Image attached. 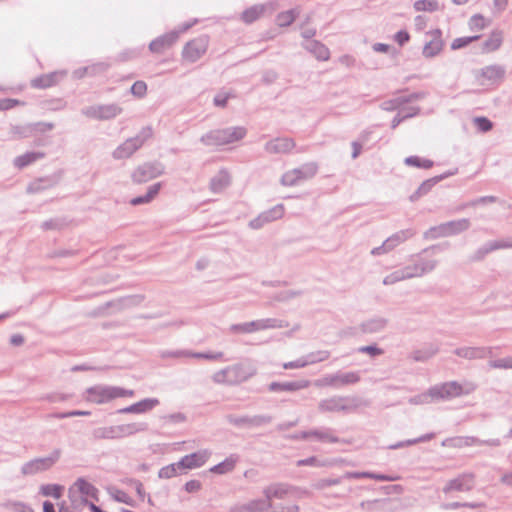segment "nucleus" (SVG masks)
<instances>
[{"instance_id": "f257e3e1", "label": "nucleus", "mask_w": 512, "mask_h": 512, "mask_svg": "<svg viewBox=\"0 0 512 512\" xmlns=\"http://www.w3.org/2000/svg\"><path fill=\"white\" fill-rule=\"evenodd\" d=\"M362 405L367 406L368 403L359 397L334 395L332 397L322 399L318 403V410L321 413L351 412Z\"/></svg>"}, {"instance_id": "f03ea898", "label": "nucleus", "mask_w": 512, "mask_h": 512, "mask_svg": "<svg viewBox=\"0 0 512 512\" xmlns=\"http://www.w3.org/2000/svg\"><path fill=\"white\" fill-rule=\"evenodd\" d=\"M246 135L244 127H227L204 134L200 141L206 146H220L241 140Z\"/></svg>"}, {"instance_id": "7ed1b4c3", "label": "nucleus", "mask_w": 512, "mask_h": 512, "mask_svg": "<svg viewBox=\"0 0 512 512\" xmlns=\"http://www.w3.org/2000/svg\"><path fill=\"white\" fill-rule=\"evenodd\" d=\"M473 382L459 383L457 381H449L431 387V395L438 400H449L452 398L469 395L476 390Z\"/></svg>"}, {"instance_id": "20e7f679", "label": "nucleus", "mask_w": 512, "mask_h": 512, "mask_svg": "<svg viewBox=\"0 0 512 512\" xmlns=\"http://www.w3.org/2000/svg\"><path fill=\"white\" fill-rule=\"evenodd\" d=\"M287 321L277 318L257 319L250 322L232 324L229 331L234 334H250L267 329H281L288 327Z\"/></svg>"}, {"instance_id": "39448f33", "label": "nucleus", "mask_w": 512, "mask_h": 512, "mask_svg": "<svg viewBox=\"0 0 512 512\" xmlns=\"http://www.w3.org/2000/svg\"><path fill=\"white\" fill-rule=\"evenodd\" d=\"M361 380L359 371L342 372L337 371L333 374H327L314 382L316 387H332L340 388L343 386L353 385Z\"/></svg>"}, {"instance_id": "423d86ee", "label": "nucleus", "mask_w": 512, "mask_h": 512, "mask_svg": "<svg viewBox=\"0 0 512 512\" xmlns=\"http://www.w3.org/2000/svg\"><path fill=\"white\" fill-rule=\"evenodd\" d=\"M152 136L151 127H144L138 135L127 139L113 151L114 159H125L137 151Z\"/></svg>"}, {"instance_id": "0eeeda50", "label": "nucleus", "mask_w": 512, "mask_h": 512, "mask_svg": "<svg viewBox=\"0 0 512 512\" xmlns=\"http://www.w3.org/2000/svg\"><path fill=\"white\" fill-rule=\"evenodd\" d=\"M122 112L123 108L117 103L91 105L81 110L84 116L99 121L114 119Z\"/></svg>"}, {"instance_id": "6e6552de", "label": "nucleus", "mask_w": 512, "mask_h": 512, "mask_svg": "<svg viewBox=\"0 0 512 512\" xmlns=\"http://www.w3.org/2000/svg\"><path fill=\"white\" fill-rule=\"evenodd\" d=\"M60 454V450L56 449L47 457L35 458L24 463L21 467L22 475L31 476L47 471L59 460Z\"/></svg>"}, {"instance_id": "1a4fd4ad", "label": "nucleus", "mask_w": 512, "mask_h": 512, "mask_svg": "<svg viewBox=\"0 0 512 512\" xmlns=\"http://www.w3.org/2000/svg\"><path fill=\"white\" fill-rule=\"evenodd\" d=\"M164 171L165 166L161 162H147L138 166L131 177L134 183L141 184L162 175Z\"/></svg>"}, {"instance_id": "9d476101", "label": "nucleus", "mask_w": 512, "mask_h": 512, "mask_svg": "<svg viewBox=\"0 0 512 512\" xmlns=\"http://www.w3.org/2000/svg\"><path fill=\"white\" fill-rule=\"evenodd\" d=\"M226 421L238 428H257L272 422L270 415L237 416L233 414L226 415Z\"/></svg>"}, {"instance_id": "9b49d317", "label": "nucleus", "mask_w": 512, "mask_h": 512, "mask_svg": "<svg viewBox=\"0 0 512 512\" xmlns=\"http://www.w3.org/2000/svg\"><path fill=\"white\" fill-rule=\"evenodd\" d=\"M415 232L412 229H405L394 233L392 236L388 237L382 245L375 247L371 250V255L380 256L389 253L394 250L401 243L405 242L409 238H411Z\"/></svg>"}, {"instance_id": "f8f14e48", "label": "nucleus", "mask_w": 512, "mask_h": 512, "mask_svg": "<svg viewBox=\"0 0 512 512\" xmlns=\"http://www.w3.org/2000/svg\"><path fill=\"white\" fill-rule=\"evenodd\" d=\"M475 486V475L473 473H463L456 478L447 481L442 491L445 494H450L453 491L469 492Z\"/></svg>"}, {"instance_id": "ddd939ff", "label": "nucleus", "mask_w": 512, "mask_h": 512, "mask_svg": "<svg viewBox=\"0 0 512 512\" xmlns=\"http://www.w3.org/2000/svg\"><path fill=\"white\" fill-rule=\"evenodd\" d=\"M208 38L201 36L189 41L182 52L183 58L189 62H196L200 59L207 51Z\"/></svg>"}, {"instance_id": "4468645a", "label": "nucleus", "mask_w": 512, "mask_h": 512, "mask_svg": "<svg viewBox=\"0 0 512 512\" xmlns=\"http://www.w3.org/2000/svg\"><path fill=\"white\" fill-rule=\"evenodd\" d=\"M505 68L501 65H488L476 72V78L481 85L495 84L503 80Z\"/></svg>"}, {"instance_id": "2eb2a0df", "label": "nucleus", "mask_w": 512, "mask_h": 512, "mask_svg": "<svg viewBox=\"0 0 512 512\" xmlns=\"http://www.w3.org/2000/svg\"><path fill=\"white\" fill-rule=\"evenodd\" d=\"M86 400L95 404H104L115 399L114 386L95 385L86 390Z\"/></svg>"}, {"instance_id": "dca6fc26", "label": "nucleus", "mask_w": 512, "mask_h": 512, "mask_svg": "<svg viewBox=\"0 0 512 512\" xmlns=\"http://www.w3.org/2000/svg\"><path fill=\"white\" fill-rule=\"evenodd\" d=\"M231 385H238L247 381L257 373V369L250 363H238L229 366Z\"/></svg>"}, {"instance_id": "f3484780", "label": "nucleus", "mask_w": 512, "mask_h": 512, "mask_svg": "<svg viewBox=\"0 0 512 512\" xmlns=\"http://www.w3.org/2000/svg\"><path fill=\"white\" fill-rule=\"evenodd\" d=\"M512 248V239L511 240H494L489 241L479 247L470 257V262H480L482 261L489 253L499 250V249H508Z\"/></svg>"}, {"instance_id": "a211bd4d", "label": "nucleus", "mask_w": 512, "mask_h": 512, "mask_svg": "<svg viewBox=\"0 0 512 512\" xmlns=\"http://www.w3.org/2000/svg\"><path fill=\"white\" fill-rule=\"evenodd\" d=\"M207 451H198L185 455L177 462V467L181 468V472L186 473L187 470L199 468L205 464L208 459Z\"/></svg>"}, {"instance_id": "6ab92c4d", "label": "nucleus", "mask_w": 512, "mask_h": 512, "mask_svg": "<svg viewBox=\"0 0 512 512\" xmlns=\"http://www.w3.org/2000/svg\"><path fill=\"white\" fill-rule=\"evenodd\" d=\"M62 178V172H56L52 175L38 178L27 186V193L34 194L40 193L44 190L50 189L56 186Z\"/></svg>"}, {"instance_id": "aec40b11", "label": "nucleus", "mask_w": 512, "mask_h": 512, "mask_svg": "<svg viewBox=\"0 0 512 512\" xmlns=\"http://www.w3.org/2000/svg\"><path fill=\"white\" fill-rule=\"evenodd\" d=\"M284 214L283 205H276L273 208L262 212L258 217L249 222V227L252 229H260L265 224L280 219Z\"/></svg>"}, {"instance_id": "412c9836", "label": "nucleus", "mask_w": 512, "mask_h": 512, "mask_svg": "<svg viewBox=\"0 0 512 512\" xmlns=\"http://www.w3.org/2000/svg\"><path fill=\"white\" fill-rule=\"evenodd\" d=\"M430 251H432L434 253L440 252V251H442V246L439 244L432 245L428 248H425L420 254H418L415 257L414 262L416 263L417 267L420 269V272L422 273V275H425V274H428V273L434 271L438 265V261L436 259H427V258L423 257V254L428 253Z\"/></svg>"}, {"instance_id": "4be33fe9", "label": "nucleus", "mask_w": 512, "mask_h": 512, "mask_svg": "<svg viewBox=\"0 0 512 512\" xmlns=\"http://www.w3.org/2000/svg\"><path fill=\"white\" fill-rule=\"evenodd\" d=\"M295 147V142L292 138L278 137L268 141L264 149L269 154H285L290 152Z\"/></svg>"}, {"instance_id": "5701e85b", "label": "nucleus", "mask_w": 512, "mask_h": 512, "mask_svg": "<svg viewBox=\"0 0 512 512\" xmlns=\"http://www.w3.org/2000/svg\"><path fill=\"white\" fill-rule=\"evenodd\" d=\"M454 354L467 360L484 359L492 355V349L490 347H459L454 350Z\"/></svg>"}, {"instance_id": "b1692460", "label": "nucleus", "mask_w": 512, "mask_h": 512, "mask_svg": "<svg viewBox=\"0 0 512 512\" xmlns=\"http://www.w3.org/2000/svg\"><path fill=\"white\" fill-rule=\"evenodd\" d=\"M178 38V31L168 32L152 40L149 44V49L153 53H162L164 50L171 47L177 41Z\"/></svg>"}, {"instance_id": "393cba45", "label": "nucleus", "mask_w": 512, "mask_h": 512, "mask_svg": "<svg viewBox=\"0 0 512 512\" xmlns=\"http://www.w3.org/2000/svg\"><path fill=\"white\" fill-rule=\"evenodd\" d=\"M73 489H77V491L82 496L90 497L96 501L98 500V493H99L98 489L94 485H92L91 483L86 481L84 478H78L69 490V497H70L72 503H74V501H75L73 499V497H74Z\"/></svg>"}, {"instance_id": "a878e982", "label": "nucleus", "mask_w": 512, "mask_h": 512, "mask_svg": "<svg viewBox=\"0 0 512 512\" xmlns=\"http://www.w3.org/2000/svg\"><path fill=\"white\" fill-rule=\"evenodd\" d=\"M360 506L366 512H392L394 510V502L390 498L363 501Z\"/></svg>"}, {"instance_id": "bb28decb", "label": "nucleus", "mask_w": 512, "mask_h": 512, "mask_svg": "<svg viewBox=\"0 0 512 512\" xmlns=\"http://www.w3.org/2000/svg\"><path fill=\"white\" fill-rule=\"evenodd\" d=\"M66 71H54L49 74H43L32 80L31 85L34 88L45 89L57 84L66 76Z\"/></svg>"}, {"instance_id": "cd10ccee", "label": "nucleus", "mask_w": 512, "mask_h": 512, "mask_svg": "<svg viewBox=\"0 0 512 512\" xmlns=\"http://www.w3.org/2000/svg\"><path fill=\"white\" fill-rule=\"evenodd\" d=\"M116 438L121 439L133 436L137 433L148 430V424L145 422H134L128 424L115 425Z\"/></svg>"}, {"instance_id": "c85d7f7f", "label": "nucleus", "mask_w": 512, "mask_h": 512, "mask_svg": "<svg viewBox=\"0 0 512 512\" xmlns=\"http://www.w3.org/2000/svg\"><path fill=\"white\" fill-rule=\"evenodd\" d=\"M310 385L309 380H299L292 382H271L268 386L269 391L271 392H281V391H297L304 388H307Z\"/></svg>"}, {"instance_id": "c756f323", "label": "nucleus", "mask_w": 512, "mask_h": 512, "mask_svg": "<svg viewBox=\"0 0 512 512\" xmlns=\"http://www.w3.org/2000/svg\"><path fill=\"white\" fill-rule=\"evenodd\" d=\"M441 31L439 29L434 30L431 33L432 39L424 45L423 55L426 58L436 56L443 48V41L441 39Z\"/></svg>"}, {"instance_id": "7c9ffc66", "label": "nucleus", "mask_w": 512, "mask_h": 512, "mask_svg": "<svg viewBox=\"0 0 512 512\" xmlns=\"http://www.w3.org/2000/svg\"><path fill=\"white\" fill-rule=\"evenodd\" d=\"M388 325V319L381 316H376L363 321L360 329L363 333L373 334L383 331Z\"/></svg>"}, {"instance_id": "2f4dec72", "label": "nucleus", "mask_w": 512, "mask_h": 512, "mask_svg": "<svg viewBox=\"0 0 512 512\" xmlns=\"http://www.w3.org/2000/svg\"><path fill=\"white\" fill-rule=\"evenodd\" d=\"M311 438L316 439L322 443H339L340 439L335 435V431L332 428L321 427L309 430Z\"/></svg>"}, {"instance_id": "473e14b6", "label": "nucleus", "mask_w": 512, "mask_h": 512, "mask_svg": "<svg viewBox=\"0 0 512 512\" xmlns=\"http://www.w3.org/2000/svg\"><path fill=\"white\" fill-rule=\"evenodd\" d=\"M303 47L313 54L318 60L326 61L330 57L329 49L317 40H309L303 44Z\"/></svg>"}, {"instance_id": "72a5a7b5", "label": "nucleus", "mask_w": 512, "mask_h": 512, "mask_svg": "<svg viewBox=\"0 0 512 512\" xmlns=\"http://www.w3.org/2000/svg\"><path fill=\"white\" fill-rule=\"evenodd\" d=\"M45 157L44 152L40 151H32V152H26L20 156H17L13 160V164L18 169H23L33 163H35L38 160H41Z\"/></svg>"}, {"instance_id": "f704fd0d", "label": "nucleus", "mask_w": 512, "mask_h": 512, "mask_svg": "<svg viewBox=\"0 0 512 512\" xmlns=\"http://www.w3.org/2000/svg\"><path fill=\"white\" fill-rule=\"evenodd\" d=\"M271 507V502L265 497L242 505L239 512H269Z\"/></svg>"}, {"instance_id": "c9c22d12", "label": "nucleus", "mask_w": 512, "mask_h": 512, "mask_svg": "<svg viewBox=\"0 0 512 512\" xmlns=\"http://www.w3.org/2000/svg\"><path fill=\"white\" fill-rule=\"evenodd\" d=\"M230 184V175L227 171L221 170L210 181V189L214 193L223 191Z\"/></svg>"}, {"instance_id": "e433bc0d", "label": "nucleus", "mask_w": 512, "mask_h": 512, "mask_svg": "<svg viewBox=\"0 0 512 512\" xmlns=\"http://www.w3.org/2000/svg\"><path fill=\"white\" fill-rule=\"evenodd\" d=\"M162 184L160 182L151 185L146 194L138 197H134L130 200V204L133 206H138L142 204L150 203L159 193Z\"/></svg>"}, {"instance_id": "4c0bfd02", "label": "nucleus", "mask_w": 512, "mask_h": 512, "mask_svg": "<svg viewBox=\"0 0 512 512\" xmlns=\"http://www.w3.org/2000/svg\"><path fill=\"white\" fill-rule=\"evenodd\" d=\"M439 352V348L430 344L422 349L415 350L411 353V358L415 362H425L435 356Z\"/></svg>"}, {"instance_id": "58836bf2", "label": "nucleus", "mask_w": 512, "mask_h": 512, "mask_svg": "<svg viewBox=\"0 0 512 512\" xmlns=\"http://www.w3.org/2000/svg\"><path fill=\"white\" fill-rule=\"evenodd\" d=\"M503 42V33L500 30H494L490 36L483 42V51L492 52L500 48Z\"/></svg>"}, {"instance_id": "ea45409f", "label": "nucleus", "mask_w": 512, "mask_h": 512, "mask_svg": "<svg viewBox=\"0 0 512 512\" xmlns=\"http://www.w3.org/2000/svg\"><path fill=\"white\" fill-rule=\"evenodd\" d=\"M293 170L295 171V174L298 176L300 182H302L309 180L316 175L318 171V165L315 162H309Z\"/></svg>"}, {"instance_id": "a19ab883", "label": "nucleus", "mask_w": 512, "mask_h": 512, "mask_svg": "<svg viewBox=\"0 0 512 512\" xmlns=\"http://www.w3.org/2000/svg\"><path fill=\"white\" fill-rule=\"evenodd\" d=\"M93 440H117L115 426L98 427L92 430Z\"/></svg>"}, {"instance_id": "79ce46f5", "label": "nucleus", "mask_w": 512, "mask_h": 512, "mask_svg": "<svg viewBox=\"0 0 512 512\" xmlns=\"http://www.w3.org/2000/svg\"><path fill=\"white\" fill-rule=\"evenodd\" d=\"M443 445H449L455 448H462L466 446H472L475 444H480V439L472 436L467 437H454L449 438L443 441Z\"/></svg>"}, {"instance_id": "37998d69", "label": "nucleus", "mask_w": 512, "mask_h": 512, "mask_svg": "<svg viewBox=\"0 0 512 512\" xmlns=\"http://www.w3.org/2000/svg\"><path fill=\"white\" fill-rule=\"evenodd\" d=\"M446 223L448 226V231H449L450 236L461 234V233L467 231L471 226L470 220L467 218L452 220V221H448Z\"/></svg>"}, {"instance_id": "c03bdc74", "label": "nucleus", "mask_w": 512, "mask_h": 512, "mask_svg": "<svg viewBox=\"0 0 512 512\" xmlns=\"http://www.w3.org/2000/svg\"><path fill=\"white\" fill-rule=\"evenodd\" d=\"M438 183V179L435 177L430 178L422 182V184L418 187V189L410 195L409 199L411 202H416L424 195L428 194L431 189Z\"/></svg>"}, {"instance_id": "a18cd8bd", "label": "nucleus", "mask_w": 512, "mask_h": 512, "mask_svg": "<svg viewBox=\"0 0 512 512\" xmlns=\"http://www.w3.org/2000/svg\"><path fill=\"white\" fill-rule=\"evenodd\" d=\"M238 457L235 455H231L230 457L226 458L221 463L213 466L210 471L216 474H225L227 472H230L234 469L236 463H237Z\"/></svg>"}, {"instance_id": "49530a36", "label": "nucleus", "mask_w": 512, "mask_h": 512, "mask_svg": "<svg viewBox=\"0 0 512 512\" xmlns=\"http://www.w3.org/2000/svg\"><path fill=\"white\" fill-rule=\"evenodd\" d=\"M426 239H437L450 237L447 223H441L437 226L431 227L424 233Z\"/></svg>"}, {"instance_id": "de8ad7c7", "label": "nucleus", "mask_w": 512, "mask_h": 512, "mask_svg": "<svg viewBox=\"0 0 512 512\" xmlns=\"http://www.w3.org/2000/svg\"><path fill=\"white\" fill-rule=\"evenodd\" d=\"M286 493L287 488L283 484L271 485L264 490L265 497L270 502L273 498H283Z\"/></svg>"}, {"instance_id": "09e8293b", "label": "nucleus", "mask_w": 512, "mask_h": 512, "mask_svg": "<svg viewBox=\"0 0 512 512\" xmlns=\"http://www.w3.org/2000/svg\"><path fill=\"white\" fill-rule=\"evenodd\" d=\"M159 404L157 398H145L139 402L134 403L136 414L146 413L152 410Z\"/></svg>"}, {"instance_id": "8fccbe9b", "label": "nucleus", "mask_w": 512, "mask_h": 512, "mask_svg": "<svg viewBox=\"0 0 512 512\" xmlns=\"http://www.w3.org/2000/svg\"><path fill=\"white\" fill-rule=\"evenodd\" d=\"M64 487L58 484H46L41 486V494L55 499L61 498Z\"/></svg>"}, {"instance_id": "3c124183", "label": "nucleus", "mask_w": 512, "mask_h": 512, "mask_svg": "<svg viewBox=\"0 0 512 512\" xmlns=\"http://www.w3.org/2000/svg\"><path fill=\"white\" fill-rule=\"evenodd\" d=\"M404 163L408 166H414L417 168L429 169L433 166V161L429 159H421L418 156L406 157Z\"/></svg>"}, {"instance_id": "603ef678", "label": "nucleus", "mask_w": 512, "mask_h": 512, "mask_svg": "<svg viewBox=\"0 0 512 512\" xmlns=\"http://www.w3.org/2000/svg\"><path fill=\"white\" fill-rule=\"evenodd\" d=\"M264 12L263 6H253L242 13V19L246 23H252Z\"/></svg>"}, {"instance_id": "864d4df0", "label": "nucleus", "mask_w": 512, "mask_h": 512, "mask_svg": "<svg viewBox=\"0 0 512 512\" xmlns=\"http://www.w3.org/2000/svg\"><path fill=\"white\" fill-rule=\"evenodd\" d=\"M212 380L214 383L216 384H224V385H231V380H230V369H229V366L221 369V370H218L216 371L213 375H212Z\"/></svg>"}, {"instance_id": "5fc2aeb1", "label": "nucleus", "mask_w": 512, "mask_h": 512, "mask_svg": "<svg viewBox=\"0 0 512 512\" xmlns=\"http://www.w3.org/2000/svg\"><path fill=\"white\" fill-rule=\"evenodd\" d=\"M35 131L34 124L12 126L11 132L19 138H28Z\"/></svg>"}, {"instance_id": "6e6d98bb", "label": "nucleus", "mask_w": 512, "mask_h": 512, "mask_svg": "<svg viewBox=\"0 0 512 512\" xmlns=\"http://www.w3.org/2000/svg\"><path fill=\"white\" fill-rule=\"evenodd\" d=\"M298 467L312 466V467H325L331 465L328 460H319L316 456H311L306 459H300L296 462Z\"/></svg>"}, {"instance_id": "4d7b16f0", "label": "nucleus", "mask_w": 512, "mask_h": 512, "mask_svg": "<svg viewBox=\"0 0 512 512\" xmlns=\"http://www.w3.org/2000/svg\"><path fill=\"white\" fill-rule=\"evenodd\" d=\"M179 474H183V472H181V468L177 467L176 462L161 468L159 470L158 476L159 478L169 479Z\"/></svg>"}, {"instance_id": "13d9d810", "label": "nucleus", "mask_w": 512, "mask_h": 512, "mask_svg": "<svg viewBox=\"0 0 512 512\" xmlns=\"http://www.w3.org/2000/svg\"><path fill=\"white\" fill-rule=\"evenodd\" d=\"M416 11L434 12L438 10L439 5L436 0H418L414 3Z\"/></svg>"}, {"instance_id": "bf43d9fd", "label": "nucleus", "mask_w": 512, "mask_h": 512, "mask_svg": "<svg viewBox=\"0 0 512 512\" xmlns=\"http://www.w3.org/2000/svg\"><path fill=\"white\" fill-rule=\"evenodd\" d=\"M436 401L435 396L431 395V388L427 392L416 395L409 399V403L413 405L428 404Z\"/></svg>"}, {"instance_id": "052dcab7", "label": "nucleus", "mask_w": 512, "mask_h": 512, "mask_svg": "<svg viewBox=\"0 0 512 512\" xmlns=\"http://www.w3.org/2000/svg\"><path fill=\"white\" fill-rule=\"evenodd\" d=\"M479 38H480L479 35L456 38V39L453 40V42L451 44V49L452 50H457V49L466 47L467 45H469L473 41L478 40Z\"/></svg>"}, {"instance_id": "680f3d73", "label": "nucleus", "mask_w": 512, "mask_h": 512, "mask_svg": "<svg viewBox=\"0 0 512 512\" xmlns=\"http://www.w3.org/2000/svg\"><path fill=\"white\" fill-rule=\"evenodd\" d=\"M280 182L283 186H295L300 183V180L292 169L282 175Z\"/></svg>"}, {"instance_id": "e2e57ef3", "label": "nucleus", "mask_w": 512, "mask_h": 512, "mask_svg": "<svg viewBox=\"0 0 512 512\" xmlns=\"http://www.w3.org/2000/svg\"><path fill=\"white\" fill-rule=\"evenodd\" d=\"M403 106L402 98L396 97L393 99L386 100L380 104V108L384 111H394Z\"/></svg>"}, {"instance_id": "0e129e2a", "label": "nucleus", "mask_w": 512, "mask_h": 512, "mask_svg": "<svg viewBox=\"0 0 512 512\" xmlns=\"http://www.w3.org/2000/svg\"><path fill=\"white\" fill-rule=\"evenodd\" d=\"M295 19V11L289 10L282 12L277 16V22L279 26H289Z\"/></svg>"}, {"instance_id": "69168bd1", "label": "nucleus", "mask_w": 512, "mask_h": 512, "mask_svg": "<svg viewBox=\"0 0 512 512\" xmlns=\"http://www.w3.org/2000/svg\"><path fill=\"white\" fill-rule=\"evenodd\" d=\"M473 122L480 132H488L493 128V123L486 117H475Z\"/></svg>"}, {"instance_id": "338daca9", "label": "nucleus", "mask_w": 512, "mask_h": 512, "mask_svg": "<svg viewBox=\"0 0 512 512\" xmlns=\"http://www.w3.org/2000/svg\"><path fill=\"white\" fill-rule=\"evenodd\" d=\"M131 93L138 98H143L147 93V84L144 81H136L130 89Z\"/></svg>"}, {"instance_id": "774afa93", "label": "nucleus", "mask_w": 512, "mask_h": 512, "mask_svg": "<svg viewBox=\"0 0 512 512\" xmlns=\"http://www.w3.org/2000/svg\"><path fill=\"white\" fill-rule=\"evenodd\" d=\"M489 366L495 369H512V357L492 360L489 362Z\"/></svg>"}]
</instances>
